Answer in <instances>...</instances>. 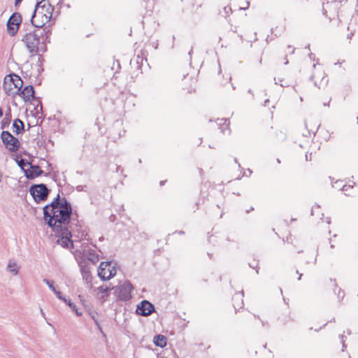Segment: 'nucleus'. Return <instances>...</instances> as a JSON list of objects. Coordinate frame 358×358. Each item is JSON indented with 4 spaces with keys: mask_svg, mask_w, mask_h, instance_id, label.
<instances>
[{
    "mask_svg": "<svg viewBox=\"0 0 358 358\" xmlns=\"http://www.w3.org/2000/svg\"><path fill=\"white\" fill-rule=\"evenodd\" d=\"M72 208L65 198L59 199V195L50 204L43 208L44 220L52 229L55 236L59 238L57 243L63 248H71L73 243L71 240V233L68 229Z\"/></svg>",
    "mask_w": 358,
    "mask_h": 358,
    "instance_id": "nucleus-1",
    "label": "nucleus"
},
{
    "mask_svg": "<svg viewBox=\"0 0 358 358\" xmlns=\"http://www.w3.org/2000/svg\"><path fill=\"white\" fill-rule=\"evenodd\" d=\"M52 29L50 25L47 27H34L32 31L26 33L22 42L31 55L46 51V43H50Z\"/></svg>",
    "mask_w": 358,
    "mask_h": 358,
    "instance_id": "nucleus-2",
    "label": "nucleus"
},
{
    "mask_svg": "<svg viewBox=\"0 0 358 358\" xmlns=\"http://www.w3.org/2000/svg\"><path fill=\"white\" fill-rule=\"evenodd\" d=\"M54 8L47 0L37 3L32 13L31 22L34 27H47L45 25L52 17Z\"/></svg>",
    "mask_w": 358,
    "mask_h": 358,
    "instance_id": "nucleus-3",
    "label": "nucleus"
},
{
    "mask_svg": "<svg viewBox=\"0 0 358 358\" xmlns=\"http://www.w3.org/2000/svg\"><path fill=\"white\" fill-rule=\"evenodd\" d=\"M22 86L23 81L17 75H8L4 78L3 88L8 96L19 94Z\"/></svg>",
    "mask_w": 358,
    "mask_h": 358,
    "instance_id": "nucleus-4",
    "label": "nucleus"
},
{
    "mask_svg": "<svg viewBox=\"0 0 358 358\" xmlns=\"http://www.w3.org/2000/svg\"><path fill=\"white\" fill-rule=\"evenodd\" d=\"M115 274L116 268L112 262H101L98 268V276L102 280H108L113 278Z\"/></svg>",
    "mask_w": 358,
    "mask_h": 358,
    "instance_id": "nucleus-5",
    "label": "nucleus"
},
{
    "mask_svg": "<svg viewBox=\"0 0 358 358\" xmlns=\"http://www.w3.org/2000/svg\"><path fill=\"white\" fill-rule=\"evenodd\" d=\"M29 192L36 203L45 201L49 194V189L44 184L31 186Z\"/></svg>",
    "mask_w": 358,
    "mask_h": 358,
    "instance_id": "nucleus-6",
    "label": "nucleus"
},
{
    "mask_svg": "<svg viewBox=\"0 0 358 358\" xmlns=\"http://www.w3.org/2000/svg\"><path fill=\"white\" fill-rule=\"evenodd\" d=\"M2 142L6 148L11 152H17L20 146L19 140L9 131H3L1 134Z\"/></svg>",
    "mask_w": 358,
    "mask_h": 358,
    "instance_id": "nucleus-7",
    "label": "nucleus"
},
{
    "mask_svg": "<svg viewBox=\"0 0 358 358\" xmlns=\"http://www.w3.org/2000/svg\"><path fill=\"white\" fill-rule=\"evenodd\" d=\"M134 287L130 282L125 281L115 287V294L120 301H127L131 298V291Z\"/></svg>",
    "mask_w": 358,
    "mask_h": 358,
    "instance_id": "nucleus-8",
    "label": "nucleus"
},
{
    "mask_svg": "<svg viewBox=\"0 0 358 358\" xmlns=\"http://www.w3.org/2000/svg\"><path fill=\"white\" fill-rule=\"evenodd\" d=\"M21 22V15L19 13H13L7 22L8 34L11 36H15L18 31Z\"/></svg>",
    "mask_w": 358,
    "mask_h": 358,
    "instance_id": "nucleus-9",
    "label": "nucleus"
},
{
    "mask_svg": "<svg viewBox=\"0 0 358 358\" xmlns=\"http://www.w3.org/2000/svg\"><path fill=\"white\" fill-rule=\"evenodd\" d=\"M154 306L148 301L143 300L138 306L136 313L142 316H148L154 312Z\"/></svg>",
    "mask_w": 358,
    "mask_h": 358,
    "instance_id": "nucleus-10",
    "label": "nucleus"
},
{
    "mask_svg": "<svg viewBox=\"0 0 358 358\" xmlns=\"http://www.w3.org/2000/svg\"><path fill=\"white\" fill-rule=\"evenodd\" d=\"M78 264L80 268L83 279L87 284H90V286H92V276L88 264L85 260H83L80 261Z\"/></svg>",
    "mask_w": 358,
    "mask_h": 358,
    "instance_id": "nucleus-11",
    "label": "nucleus"
},
{
    "mask_svg": "<svg viewBox=\"0 0 358 358\" xmlns=\"http://www.w3.org/2000/svg\"><path fill=\"white\" fill-rule=\"evenodd\" d=\"M29 169L24 171V176L27 179L31 180L43 173V171L38 165H33L31 163H27Z\"/></svg>",
    "mask_w": 358,
    "mask_h": 358,
    "instance_id": "nucleus-12",
    "label": "nucleus"
},
{
    "mask_svg": "<svg viewBox=\"0 0 358 358\" xmlns=\"http://www.w3.org/2000/svg\"><path fill=\"white\" fill-rule=\"evenodd\" d=\"M24 101H31L34 97V90L33 86H26L19 94Z\"/></svg>",
    "mask_w": 358,
    "mask_h": 358,
    "instance_id": "nucleus-13",
    "label": "nucleus"
},
{
    "mask_svg": "<svg viewBox=\"0 0 358 358\" xmlns=\"http://www.w3.org/2000/svg\"><path fill=\"white\" fill-rule=\"evenodd\" d=\"M20 266L17 264L15 260L10 259L6 267V271L13 275H17L19 273Z\"/></svg>",
    "mask_w": 358,
    "mask_h": 358,
    "instance_id": "nucleus-14",
    "label": "nucleus"
},
{
    "mask_svg": "<svg viewBox=\"0 0 358 358\" xmlns=\"http://www.w3.org/2000/svg\"><path fill=\"white\" fill-rule=\"evenodd\" d=\"M84 255L86 256L89 261L94 264H96L99 260V256L92 249L83 250Z\"/></svg>",
    "mask_w": 358,
    "mask_h": 358,
    "instance_id": "nucleus-15",
    "label": "nucleus"
},
{
    "mask_svg": "<svg viewBox=\"0 0 358 358\" xmlns=\"http://www.w3.org/2000/svg\"><path fill=\"white\" fill-rule=\"evenodd\" d=\"M24 127L23 122L19 118L15 119L13 123V127L14 129L13 131L17 135L21 134L24 131Z\"/></svg>",
    "mask_w": 358,
    "mask_h": 358,
    "instance_id": "nucleus-16",
    "label": "nucleus"
},
{
    "mask_svg": "<svg viewBox=\"0 0 358 358\" xmlns=\"http://www.w3.org/2000/svg\"><path fill=\"white\" fill-rule=\"evenodd\" d=\"M166 337L164 335H156L153 338V343L156 346L164 348L166 345Z\"/></svg>",
    "mask_w": 358,
    "mask_h": 358,
    "instance_id": "nucleus-17",
    "label": "nucleus"
},
{
    "mask_svg": "<svg viewBox=\"0 0 358 358\" xmlns=\"http://www.w3.org/2000/svg\"><path fill=\"white\" fill-rule=\"evenodd\" d=\"M243 294V292H241V294H236L233 296L232 300L234 301V306L235 309H236L237 308H241L242 306L243 305V301L242 299Z\"/></svg>",
    "mask_w": 358,
    "mask_h": 358,
    "instance_id": "nucleus-18",
    "label": "nucleus"
},
{
    "mask_svg": "<svg viewBox=\"0 0 358 358\" xmlns=\"http://www.w3.org/2000/svg\"><path fill=\"white\" fill-rule=\"evenodd\" d=\"M10 116H11V113H10V110L9 109L8 112L6 113V115H5V117L1 121V129H4V128L8 127L9 126L10 120Z\"/></svg>",
    "mask_w": 358,
    "mask_h": 358,
    "instance_id": "nucleus-19",
    "label": "nucleus"
},
{
    "mask_svg": "<svg viewBox=\"0 0 358 358\" xmlns=\"http://www.w3.org/2000/svg\"><path fill=\"white\" fill-rule=\"evenodd\" d=\"M66 305H68L73 311L75 312L76 315L77 316H81L82 315V313L78 311V310L76 308V306L73 303L71 302V301L70 299H67V303H65Z\"/></svg>",
    "mask_w": 358,
    "mask_h": 358,
    "instance_id": "nucleus-20",
    "label": "nucleus"
},
{
    "mask_svg": "<svg viewBox=\"0 0 358 358\" xmlns=\"http://www.w3.org/2000/svg\"><path fill=\"white\" fill-rule=\"evenodd\" d=\"M90 317L93 320V321L94 322L96 326L97 327L98 329L101 332L103 333L102 331V329H101V327L99 324V320H97L96 315H97V313L96 312H90Z\"/></svg>",
    "mask_w": 358,
    "mask_h": 358,
    "instance_id": "nucleus-21",
    "label": "nucleus"
},
{
    "mask_svg": "<svg viewBox=\"0 0 358 358\" xmlns=\"http://www.w3.org/2000/svg\"><path fill=\"white\" fill-rule=\"evenodd\" d=\"M16 162L17 163V165L20 167V169L22 170V171L24 173V171H26L25 166H28L27 163H29V162L26 161L24 159H21L18 160L17 159H15Z\"/></svg>",
    "mask_w": 358,
    "mask_h": 358,
    "instance_id": "nucleus-22",
    "label": "nucleus"
},
{
    "mask_svg": "<svg viewBox=\"0 0 358 358\" xmlns=\"http://www.w3.org/2000/svg\"><path fill=\"white\" fill-rule=\"evenodd\" d=\"M43 281L48 286V287L54 292L56 290V288L54 286V281L48 280L47 278H44Z\"/></svg>",
    "mask_w": 358,
    "mask_h": 358,
    "instance_id": "nucleus-23",
    "label": "nucleus"
},
{
    "mask_svg": "<svg viewBox=\"0 0 358 358\" xmlns=\"http://www.w3.org/2000/svg\"><path fill=\"white\" fill-rule=\"evenodd\" d=\"M99 292L106 294L107 296L108 295V292L110 291V288L107 286H100L97 288Z\"/></svg>",
    "mask_w": 358,
    "mask_h": 358,
    "instance_id": "nucleus-24",
    "label": "nucleus"
},
{
    "mask_svg": "<svg viewBox=\"0 0 358 358\" xmlns=\"http://www.w3.org/2000/svg\"><path fill=\"white\" fill-rule=\"evenodd\" d=\"M223 12L224 13L223 15L224 17H227V16H229L232 13L231 8L229 6H224L223 8Z\"/></svg>",
    "mask_w": 358,
    "mask_h": 358,
    "instance_id": "nucleus-25",
    "label": "nucleus"
},
{
    "mask_svg": "<svg viewBox=\"0 0 358 358\" xmlns=\"http://www.w3.org/2000/svg\"><path fill=\"white\" fill-rule=\"evenodd\" d=\"M275 84H279L282 87L289 86L288 83L286 82L284 79L279 78L278 80H276V79L275 78Z\"/></svg>",
    "mask_w": 358,
    "mask_h": 358,
    "instance_id": "nucleus-26",
    "label": "nucleus"
},
{
    "mask_svg": "<svg viewBox=\"0 0 358 358\" xmlns=\"http://www.w3.org/2000/svg\"><path fill=\"white\" fill-rule=\"evenodd\" d=\"M332 5L333 3L329 2H327L325 4H323L322 12L324 15H326L327 17V9H329Z\"/></svg>",
    "mask_w": 358,
    "mask_h": 358,
    "instance_id": "nucleus-27",
    "label": "nucleus"
},
{
    "mask_svg": "<svg viewBox=\"0 0 358 358\" xmlns=\"http://www.w3.org/2000/svg\"><path fill=\"white\" fill-rule=\"evenodd\" d=\"M56 296L57 297L60 299V300H62L64 303H67V299L63 297L62 296V293L59 292V291H57V289L55 290V292H53Z\"/></svg>",
    "mask_w": 358,
    "mask_h": 358,
    "instance_id": "nucleus-28",
    "label": "nucleus"
},
{
    "mask_svg": "<svg viewBox=\"0 0 358 358\" xmlns=\"http://www.w3.org/2000/svg\"><path fill=\"white\" fill-rule=\"evenodd\" d=\"M83 79L79 78L76 81L75 84L77 87H81L83 86Z\"/></svg>",
    "mask_w": 358,
    "mask_h": 358,
    "instance_id": "nucleus-29",
    "label": "nucleus"
},
{
    "mask_svg": "<svg viewBox=\"0 0 358 358\" xmlns=\"http://www.w3.org/2000/svg\"><path fill=\"white\" fill-rule=\"evenodd\" d=\"M257 265H258L257 263H255V264L249 263L250 267L253 268H256L257 267Z\"/></svg>",
    "mask_w": 358,
    "mask_h": 358,
    "instance_id": "nucleus-30",
    "label": "nucleus"
},
{
    "mask_svg": "<svg viewBox=\"0 0 358 358\" xmlns=\"http://www.w3.org/2000/svg\"><path fill=\"white\" fill-rule=\"evenodd\" d=\"M348 187H350V186H347V185H343V187H342V190L343 191H346L348 189Z\"/></svg>",
    "mask_w": 358,
    "mask_h": 358,
    "instance_id": "nucleus-31",
    "label": "nucleus"
},
{
    "mask_svg": "<svg viewBox=\"0 0 358 358\" xmlns=\"http://www.w3.org/2000/svg\"><path fill=\"white\" fill-rule=\"evenodd\" d=\"M22 0H15V5L17 6L18 3H20Z\"/></svg>",
    "mask_w": 358,
    "mask_h": 358,
    "instance_id": "nucleus-32",
    "label": "nucleus"
},
{
    "mask_svg": "<svg viewBox=\"0 0 358 358\" xmlns=\"http://www.w3.org/2000/svg\"><path fill=\"white\" fill-rule=\"evenodd\" d=\"M288 62H288V60H287V56H286V57H285V62H284V64H288Z\"/></svg>",
    "mask_w": 358,
    "mask_h": 358,
    "instance_id": "nucleus-33",
    "label": "nucleus"
},
{
    "mask_svg": "<svg viewBox=\"0 0 358 358\" xmlns=\"http://www.w3.org/2000/svg\"><path fill=\"white\" fill-rule=\"evenodd\" d=\"M40 311H41V313L42 316H43V317H45V313H44V311L43 310V309H42V308H41V310H40Z\"/></svg>",
    "mask_w": 358,
    "mask_h": 358,
    "instance_id": "nucleus-34",
    "label": "nucleus"
},
{
    "mask_svg": "<svg viewBox=\"0 0 358 358\" xmlns=\"http://www.w3.org/2000/svg\"><path fill=\"white\" fill-rule=\"evenodd\" d=\"M3 116V110L1 108H0V117Z\"/></svg>",
    "mask_w": 358,
    "mask_h": 358,
    "instance_id": "nucleus-35",
    "label": "nucleus"
},
{
    "mask_svg": "<svg viewBox=\"0 0 358 358\" xmlns=\"http://www.w3.org/2000/svg\"><path fill=\"white\" fill-rule=\"evenodd\" d=\"M253 210V208H251L250 209H248V210H246V213H250V210Z\"/></svg>",
    "mask_w": 358,
    "mask_h": 358,
    "instance_id": "nucleus-36",
    "label": "nucleus"
},
{
    "mask_svg": "<svg viewBox=\"0 0 358 358\" xmlns=\"http://www.w3.org/2000/svg\"><path fill=\"white\" fill-rule=\"evenodd\" d=\"M165 182H166L165 180H164V181H163V180H162V181L160 182V185H161V186H162V185H163L165 183Z\"/></svg>",
    "mask_w": 358,
    "mask_h": 358,
    "instance_id": "nucleus-37",
    "label": "nucleus"
},
{
    "mask_svg": "<svg viewBox=\"0 0 358 358\" xmlns=\"http://www.w3.org/2000/svg\"><path fill=\"white\" fill-rule=\"evenodd\" d=\"M342 338V342H343V346L345 347L344 341H343V336H341Z\"/></svg>",
    "mask_w": 358,
    "mask_h": 358,
    "instance_id": "nucleus-38",
    "label": "nucleus"
},
{
    "mask_svg": "<svg viewBox=\"0 0 358 358\" xmlns=\"http://www.w3.org/2000/svg\"><path fill=\"white\" fill-rule=\"evenodd\" d=\"M224 122L227 123V125L228 126L229 125V122L227 119L224 120Z\"/></svg>",
    "mask_w": 358,
    "mask_h": 358,
    "instance_id": "nucleus-39",
    "label": "nucleus"
},
{
    "mask_svg": "<svg viewBox=\"0 0 358 358\" xmlns=\"http://www.w3.org/2000/svg\"><path fill=\"white\" fill-rule=\"evenodd\" d=\"M246 4H247V6L245 8H244L243 9L248 8L249 7V2H247Z\"/></svg>",
    "mask_w": 358,
    "mask_h": 358,
    "instance_id": "nucleus-40",
    "label": "nucleus"
},
{
    "mask_svg": "<svg viewBox=\"0 0 358 358\" xmlns=\"http://www.w3.org/2000/svg\"><path fill=\"white\" fill-rule=\"evenodd\" d=\"M301 276H302V274H301H301H299V278H298V280H301Z\"/></svg>",
    "mask_w": 358,
    "mask_h": 358,
    "instance_id": "nucleus-41",
    "label": "nucleus"
},
{
    "mask_svg": "<svg viewBox=\"0 0 358 358\" xmlns=\"http://www.w3.org/2000/svg\"><path fill=\"white\" fill-rule=\"evenodd\" d=\"M294 52V49H292L289 53L293 54Z\"/></svg>",
    "mask_w": 358,
    "mask_h": 358,
    "instance_id": "nucleus-42",
    "label": "nucleus"
},
{
    "mask_svg": "<svg viewBox=\"0 0 358 358\" xmlns=\"http://www.w3.org/2000/svg\"><path fill=\"white\" fill-rule=\"evenodd\" d=\"M308 159H309V157H308V155L306 154V160H308Z\"/></svg>",
    "mask_w": 358,
    "mask_h": 358,
    "instance_id": "nucleus-43",
    "label": "nucleus"
},
{
    "mask_svg": "<svg viewBox=\"0 0 358 358\" xmlns=\"http://www.w3.org/2000/svg\"><path fill=\"white\" fill-rule=\"evenodd\" d=\"M308 159H309V157H308V155L306 154V160H308Z\"/></svg>",
    "mask_w": 358,
    "mask_h": 358,
    "instance_id": "nucleus-44",
    "label": "nucleus"
},
{
    "mask_svg": "<svg viewBox=\"0 0 358 358\" xmlns=\"http://www.w3.org/2000/svg\"><path fill=\"white\" fill-rule=\"evenodd\" d=\"M178 233H179L180 234H184V231H180Z\"/></svg>",
    "mask_w": 358,
    "mask_h": 358,
    "instance_id": "nucleus-45",
    "label": "nucleus"
},
{
    "mask_svg": "<svg viewBox=\"0 0 358 358\" xmlns=\"http://www.w3.org/2000/svg\"><path fill=\"white\" fill-rule=\"evenodd\" d=\"M248 171H249V176H250L252 173V171L250 169H248Z\"/></svg>",
    "mask_w": 358,
    "mask_h": 358,
    "instance_id": "nucleus-46",
    "label": "nucleus"
},
{
    "mask_svg": "<svg viewBox=\"0 0 358 358\" xmlns=\"http://www.w3.org/2000/svg\"><path fill=\"white\" fill-rule=\"evenodd\" d=\"M2 175L0 173V182L1 181Z\"/></svg>",
    "mask_w": 358,
    "mask_h": 358,
    "instance_id": "nucleus-47",
    "label": "nucleus"
},
{
    "mask_svg": "<svg viewBox=\"0 0 358 358\" xmlns=\"http://www.w3.org/2000/svg\"><path fill=\"white\" fill-rule=\"evenodd\" d=\"M291 48H292V46L289 45L287 46V48H289V49Z\"/></svg>",
    "mask_w": 358,
    "mask_h": 358,
    "instance_id": "nucleus-48",
    "label": "nucleus"
},
{
    "mask_svg": "<svg viewBox=\"0 0 358 358\" xmlns=\"http://www.w3.org/2000/svg\"><path fill=\"white\" fill-rule=\"evenodd\" d=\"M234 162H237V159L236 158L234 159Z\"/></svg>",
    "mask_w": 358,
    "mask_h": 358,
    "instance_id": "nucleus-49",
    "label": "nucleus"
},
{
    "mask_svg": "<svg viewBox=\"0 0 358 358\" xmlns=\"http://www.w3.org/2000/svg\"><path fill=\"white\" fill-rule=\"evenodd\" d=\"M357 120H358V117H357Z\"/></svg>",
    "mask_w": 358,
    "mask_h": 358,
    "instance_id": "nucleus-50",
    "label": "nucleus"
}]
</instances>
